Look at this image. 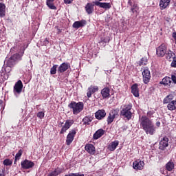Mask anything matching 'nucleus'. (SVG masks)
<instances>
[{"label": "nucleus", "mask_w": 176, "mask_h": 176, "mask_svg": "<svg viewBox=\"0 0 176 176\" xmlns=\"http://www.w3.org/2000/svg\"><path fill=\"white\" fill-rule=\"evenodd\" d=\"M21 168L24 170H28V168H32V167L34 166V164L30 160H25L24 161L21 162Z\"/></svg>", "instance_id": "nucleus-8"}, {"label": "nucleus", "mask_w": 176, "mask_h": 176, "mask_svg": "<svg viewBox=\"0 0 176 176\" xmlns=\"http://www.w3.org/2000/svg\"><path fill=\"white\" fill-rule=\"evenodd\" d=\"M131 93L135 97H140V92L138 90V85L134 84L131 87Z\"/></svg>", "instance_id": "nucleus-21"}, {"label": "nucleus", "mask_w": 176, "mask_h": 176, "mask_svg": "<svg viewBox=\"0 0 176 176\" xmlns=\"http://www.w3.org/2000/svg\"><path fill=\"white\" fill-rule=\"evenodd\" d=\"M143 81L144 83L146 85V83H149V80H151V72L148 69H145L142 72Z\"/></svg>", "instance_id": "nucleus-9"}, {"label": "nucleus", "mask_w": 176, "mask_h": 176, "mask_svg": "<svg viewBox=\"0 0 176 176\" xmlns=\"http://www.w3.org/2000/svg\"><path fill=\"white\" fill-rule=\"evenodd\" d=\"M167 53V47L164 44H162L157 48V56L158 57H164Z\"/></svg>", "instance_id": "nucleus-7"}, {"label": "nucleus", "mask_w": 176, "mask_h": 176, "mask_svg": "<svg viewBox=\"0 0 176 176\" xmlns=\"http://www.w3.org/2000/svg\"><path fill=\"white\" fill-rule=\"evenodd\" d=\"M21 155H23V150H19L18 153L15 155V160H19L20 157H21Z\"/></svg>", "instance_id": "nucleus-38"}, {"label": "nucleus", "mask_w": 176, "mask_h": 176, "mask_svg": "<svg viewBox=\"0 0 176 176\" xmlns=\"http://www.w3.org/2000/svg\"><path fill=\"white\" fill-rule=\"evenodd\" d=\"M61 173H63V169L57 168L53 172L50 173L47 176H57L59 175V174H61Z\"/></svg>", "instance_id": "nucleus-29"}, {"label": "nucleus", "mask_w": 176, "mask_h": 176, "mask_svg": "<svg viewBox=\"0 0 176 176\" xmlns=\"http://www.w3.org/2000/svg\"><path fill=\"white\" fill-rule=\"evenodd\" d=\"M68 107L70 109H72L74 115H78V113H80L83 111L84 104L82 102H76L72 101L68 104Z\"/></svg>", "instance_id": "nucleus-2"}, {"label": "nucleus", "mask_w": 176, "mask_h": 176, "mask_svg": "<svg viewBox=\"0 0 176 176\" xmlns=\"http://www.w3.org/2000/svg\"><path fill=\"white\" fill-rule=\"evenodd\" d=\"M129 3H131L130 0L129 1Z\"/></svg>", "instance_id": "nucleus-54"}, {"label": "nucleus", "mask_w": 176, "mask_h": 176, "mask_svg": "<svg viewBox=\"0 0 176 176\" xmlns=\"http://www.w3.org/2000/svg\"><path fill=\"white\" fill-rule=\"evenodd\" d=\"M23 82H21V80H19L14 86V90L13 93L16 97H19V95L21 94V91H23Z\"/></svg>", "instance_id": "nucleus-5"}, {"label": "nucleus", "mask_w": 176, "mask_h": 176, "mask_svg": "<svg viewBox=\"0 0 176 176\" xmlns=\"http://www.w3.org/2000/svg\"><path fill=\"white\" fill-rule=\"evenodd\" d=\"M46 2H54V0H47Z\"/></svg>", "instance_id": "nucleus-50"}, {"label": "nucleus", "mask_w": 176, "mask_h": 176, "mask_svg": "<svg viewBox=\"0 0 176 176\" xmlns=\"http://www.w3.org/2000/svg\"><path fill=\"white\" fill-rule=\"evenodd\" d=\"M161 83L164 86H169L170 87H173V81H171V78L168 76H166L165 78H164Z\"/></svg>", "instance_id": "nucleus-18"}, {"label": "nucleus", "mask_w": 176, "mask_h": 176, "mask_svg": "<svg viewBox=\"0 0 176 176\" xmlns=\"http://www.w3.org/2000/svg\"><path fill=\"white\" fill-rule=\"evenodd\" d=\"M85 10L88 14H91L94 12V5L91 3H88L85 6Z\"/></svg>", "instance_id": "nucleus-23"}, {"label": "nucleus", "mask_w": 176, "mask_h": 176, "mask_svg": "<svg viewBox=\"0 0 176 176\" xmlns=\"http://www.w3.org/2000/svg\"><path fill=\"white\" fill-rule=\"evenodd\" d=\"M94 3L96 6L102 8V9H104L105 10H108V9H111V3H101L100 1H94Z\"/></svg>", "instance_id": "nucleus-11"}, {"label": "nucleus", "mask_w": 176, "mask_h": 176, "mask_svg": "<svg viewBox=\"0 0 176 176\" xmlns=\"http://www.w3.org/2000/svg\"><path fill=\"white\" fill-rule=\"evenodd\" d=\"M173 38L175 39V44H176V32H173Z\"/></svg>", "instance_id": "nucleus-47"}, {"label": "nucleus", "mask_w": 176, "mask_h": 176, "mask_svg": "<svg viewBox=\"0 0 176 176\" xmlns=\"http://www.w3.org/2000/svg\"><path fill=\"white\" fill-rule=\"evenodd\" d=\"M90 122H91V117H85L82 119V123L85 124V126H89Z\"/></svg>", "instance_id": "nucleus-33"}, {"label": "nucleus", "mask_w": 176, "mask_h": 176, "mask_svg": "<svg viewBox=\"0 0 176 176\" xmlns=\"http://www.w3.org/2000/svg\"><path fill=\"white\" fill-rule=\"evenodd\" d=\"M3 164H4V166H12V164H13V161L9 159H6L3 161Z\"/></svg>", "instance_id": "nucleus-36"}, {"label": "nucleus", "mask_w": 176, "mask_h": 176, "mask_svg": "<svg viewBox=\"0 0 176 176\" xmlns=\"http://www.w3.org/2000/svg\"><path fill=\"white\" fill-rule=\"evenodd\" d=\"M86 24V20H81L80 21H76L73 24V28H81V27H85Z\"/></svg>", "instance_id": "nucleus-22"}, {"label": "nucleus", "mask_w": 176, "mask_h": 176, "mask_svg": "<svg viewBox=\"0 0 176 176\" xmlns=\"http://www.w3.org/2000/svg\"><path fill=\"white\" fill-rule=\"evenodd\" d=\"M98 90V87L91 85V87L88 88L87 92V97H88V98H90V97H91V95L94 94V93H96Z\"/></svg>", "instance_id": "nucleus-16"}, {"label": "nucleus", "mask_w": 176, "mask_h": 176, "mask_svg": "<svg viewBox=\"0 0 176 176\" xmlns=\"http://www.w3.org/2000/svg\"><path fill=\"white\" fill-rule=\"evenodd\" d=\"M109 93H110L109 88H108V87L104 88L101 91L102 97H103V98H108V97H109V96H111V94Z\"/></svg>", "instance_id": "nucleus-25"}, {"label": "nucleus", "mask_w": 176, "mask_h": 176, "mask_svg": "<svg viewBox=\"0 0 176 176\" xmlns=\"http://www.w3.org/2000/svg\"><path fill=\"white\" fill-rule=\"evenodd\" d=\"M175 164L174 162L169 161L166 164V168L168 171H173L174 170Z\"/></svg>", "instance_id": "nucleus-31"}, {"label": "nucleus", "mask_w": 176, "mask_h": 176, "mask_svg": "<svg viewBox=\"0 0 176 176\" xmlns=\"http://www.w3.org/2000/svg\"><path fill=\"white\" fill-rule=\"evenodd\" d=\"M72 124H74V121L69 120H67L64 124V126L62 127V129L60 131V134H64L65 133V131H67V130H68V129H69V127H71V126H72Z\"/></svg>", "instance_id": "nucleus-14"}, {"label": "nucleus", "mask_w": 176, "mask_h": 176, "mask_svg": "<svg viewBox=\"0 0 176 176\" xmlns=\"http://www.w3.org/2000/svg\"><path fill=\"white\" fill-rule=\"evenodd\" d=\"M44 46H47V45H49V40L47 38H45L43 41Z\"/></svg>", "instance_id": "nucleus-45"}, {"label": "nucleus", "mask_w": 176, "mask_h": 176, "mask_svg": "<svg viewBox=\"0 0 176 176\" xmlns=\"http://www.w3.org/2000/svg\"><path fill=\"white\" fill-rule=\"evenodd\" d=\"M105 134V131L104 129H100L96 131V133L93 135V138L94 140H98V138H101L102 136Z\"/></svg>", "instance_id": "nucleus-20"}, {"label": "nucleus", "mask_w": 176, "mask_h": 176, "mask_svg": "<svg viewBox=\"0 0 176 176\" xmlns=\"http://www.w3.org/2000/svg\"><path fill=\"white\" fill-rule=\"evenodd\" d=\"M146 61H148V58L146 57H144L140 61L139 65H146Z\"/></svg>", "instance_id": "nucleus-37"}, {"label": "nucleus", "mask_w": 176, "mask_h": 176, "mask_svg": "<svg viewBox=\"0 0 176 176\" xmlns=\"http://www.w3.org/2000/svg\"><path fill=\"white\" fill-rule=\"evenodd\" d=\"M98 1H102V0H98Z\"/></svg>", "instance_id": "nucleus-55"}, {"label": "nucleus", "mask_w": 176, "mask_h": 176, "mask_svg": "<svg viewBox=\"0 0 176 176\" xmlns=\"http://www.w3.org/2000/svg\"><path fill=\"white\" fill-rule=\"evenodd\" d=\"M173 95L167 96L163 100V104H170L173 101Z\"/></svg>", "instance_id": "nucleus-32"}, {"label": "nucleus", "mask_w": 176, "mask_h": 176, "mask_svg": "<svg viewBox=\"0 0 176 176\" xmlns=\"http://www.w3.org/2000/svg\"><path fill=\"white\" fill-rule=\"evenodd\" d=\"M3 101L0 100V105H1V106H2V105H3Z\"/></svg>", "instance_id": "nucleus-51"}, {"label": "nucleus", "mask_w": 176, "mask_h": 176, "mask_svg": "<svg viewBox=\"0 0 176 176\" xmlns=\"http://www.w3.org/2000/svg\"><path fill=\"white\" fill-rule=\"evenodd\" d=\"M19 60H21V56H20V54H15L12 55L10 58H9L7 60V67H9L10 68L14 67V65L17 64V61H19Z\"/></svg>", "instance_id": "nucleus-4"}, {"label": "nucleus", "mask_w": 176, "mask_h": 176, "mask_svg": "<svg viewBox=\"0 0 176 176\" xmlns=\"http://www.w3.org/2000/svg\"><path fill=\"white\" fill-rule=\"evenodd\" d=\"M6 9V6L3 3H0V17H5Z\"/></svg>", "instance_id": "nucleus-30"}, {"label": "nucleus", "mask_w": 176, "mask_h": 176, "mask_svg": "<svg viewBox=\"0 0 176 176\" xmlns=\"http://www.w3.org/2000/svg\"><path fill=\"white\" fill-rule=\"evenodd\" d=\"M68 68H71V65L68 63H63L58 67V73L63 74V72H65Z\"/></svg>", "instance_id": "nucleus-13"}, {"label": "nucleus", "mask_w": 176, "mask_h": 176, "mask_svg": "<svg viewBox=\"0 0 176 176\" xmlns=\"http://www.w3.org/2000/svg\"><path fill=\"white\" fill-rule=\"evenodd\" d=\"M37 118H39V119H43V118H45V113L43 111H39L37 113Z\"/></svg>", "instance_id": "nucleus-39"}, {"label": "nucleus", "mask_w": 176, "mask_h": 176, "mask_svg": "<svg viewBox=\"0 0 176 176\" xmlns=\"http://www.w3.org/2000/svg\"><path fill=\"white\" fill-rule=\"evenodd\" d=\"M170 66L173 67V68H176V57L175 58H173V60H172V63L170 64Z\"/></svg>", "instance_id": "nucleus-43"}, {"label": "nucleus", "mask_w": 176, "mask_h": 176, "mask_svg": "<svg viewBox=\"0 0 176 176\" xmlns=\"http://www.w3.org/2000/svg\"><path fill=\"white\" fill-rule=\"evenodd\" d=\"M95 116L98 120H101V119H104L107 116V112L104 109L98 110L95 113Z\"/></svg>", "instance_id": "nucleus-17"}, {"label": "nucleus", "mask_w": 176, "mask_h": 176, "mask_svg": "<svg viewBox=\"0 0 176 176\" xmlns=\"http://www.w3.org/2000/svg\"><path fill=\"white\" fill-rule=\"evenodd\" d=\"M76 134V131L74 129L69 131V134L67 136V140H66L67 145H71V144L72 143V141H74V138Z\"/></svg>", "instance_id": "nucleus-10"}, {"label": "nucleus", "mask_w": 176, "mask_h": 176, "mask_svg": "<svg viewBox=\"0 0 176 176\" xmlns=\"http://www.w3.org/2000/svg\"><path fill=\"white\" fill-rule=\"evenodd\" d=\"M170 79L173 85H176V75L172 74Z\"/></svg>", "instance_id": "nucleus-42"}, {"label": "nucleus", "mask_w": 176, "mask_h": 176, "mask_svg": "<svg viewBox=\"0 0 176 176\" xmlns=\"http://www.w3.org/2000/svg\"><path fill=\"white\" fill-rule=\"evenodd\" d=\"M74 0H64L65 3H72Z\"/></svg>", "instance_id": "nucleus-46"}, {"label": "nucleus", "mask_w": 176, "mask_h": 176, "mask_svg": "<svg viewBox=\"0 0 176 176\" xmlns=\"http://www.w3.org/2000/svg\"><path fill=\"white\" fill-rule=\"evenodd\" d=\"M85 151H87V152L91 155H94V153L96 152V148L93 144H87L85 146Z\"/></svg>", "instance_id": "nucleus-24"}, {"label": "nucleus", "mask_w": 176, "mask_h": 176, "mask_svg": "<svg viewBox=\"0 0 176 176\" xmlns=\"http://www.w3.org/2000/svg\"><path fill=\"white\" fill-rule=\"evenodd\" d=\"M167 108L168 111H175L176 109V100H172L170 103L168 104Z\"/></svg>", "instance_id": "nucleus-26"}, {"label": "nucleus", "mask_w": 176, "mask_h": 176, "mask_svg": "<svg viewBox=\"0 0 176 176\" xmlns=\"http://www.w3.org/2000/svg\"><path fill=\"white\" fill-rule=\"evenodd\" d=\"M57 67H58V65H54L50 69V74L51 75H56V72H57Z\"/></svg>", "instance_id": "nucleus-35"}, {"label": "nucleus", "mask_w": 176, "mask_h": 176, "mask_svg": "<svg viewBox=\"0 0 176 176\" xmlns=\"http://www.w3.org/2000/svg\"><path fill=\"white\" fill-rule=\"evenodd\" d=\"M118 116H119V109H116L115 110H111L107 120L108 124H111V123L113 122L115 118H118Z\"/></svg>", "instance_id": "nucleus-6"}, {"label": "nucleus", "mask_w": 176, "mask_h": 176, "mask_svg": "<svg viewBox=\"0 0 176 176\" xmlns=\"http://www.w3.org/2000/svg\"><path fill=\"white\" fill-rule=\"evenodd\" d=\"M156 126H157V127H160V122H156Z\"/></svg>", "instance_id": "nucleus-48"}, {"label": "nucleus", "mask_w": 176, "mask_h": 176, "mask_svg": "<svg viewBox=\"0 0 176 176\" xmlns=\"http://www.w3.org/2000/svg\"><path fill=\"white\" fill-rule=\"evenodd\" d=\"M65 176H85V174L77 173H69V175H65Z\"/></svg>", "instance_id": "nucleus-40"}, {"label": "nucleus", "mask_w": 176, "mask_h": 176, "mask_svg": "<svg viewBox=\"0 0 176 176\" xmlns=\"http://www.w3.org/2000/svg\"><path fill=\"white\" fill-rule=\"evenodd\" d=\"M0 176H3V174H2V173H0Z\"/></svg>", "instance_id": "nucleus-52"}, {"label": "nucleus", "mask_w": 176, "mask_h": 176, "mask_svg": "<svg viewBox=\"0 0 176 176\" xmlns=\"http://www.w3.org/2000/svg\"><path fill=\"white\" fill-rule=\"evenodd\" d=\"M167 146H168V138L164 137L163 139L160 142L159 148L161 151H164Z\"/></svg>", "instance_id": "nucleus-12"}, {"label": "nucleus", "mask_w": 176, "mask_h": 176, "mask_svg": "<svg viewBox=\"0 0 176 176\" xmlns=\"http://www.w3.org/2000/svg\"><path fill=\"white\" fill-rule=\"evenodd\" d=\"M175 57V54L173 52V51L169 50L168 52H166V58L169 61H173V59H174Z\"/></svg>", "instance_id": "nucleus-28"}, {"label": "nucleus", "mask_w": 176, "mask_h": 176, "mask_svg": "<svg viewBox=\"0 0 176 176\" xmlns=\"http://www.w3.org/2000/svg\"><path fill=\"white\" fill-rule=\"evenodd\" d=\"M16 161H17V160H14V164H16Z\"/></svg>", "instance_id": "nucleus-53"}, {"label": "nucleus", "mask_w": 176, "mask_h": 176, "mask_svg": "<svg viewBox=\"0 0 176 176\" xmlns=\"http://www.w3.org/2000/svg\"><path fill=\"white\" fill-rule=\"evenodd\" d=\"M140 126L149 135H153L156 133V126L153 122L146 116H142L140 119Z\"/></svg>", "instance_id": "nucleus-1"}, {"label": "nucleus", "mask_w": 176, "mask_h": 176, "mask_svg": "<svg viewBox=\"0 0 176 176\" xmlns=\"http://www.w3.org/2000/svg\"><path fill=\"white\" fill-rule=\"evenodd\" d=\"M137 10H138V7L137 6V5H133L131 8V12H132V13H135Z\"/></svg>", "instance_id": "nucleus-41"}, {"label": "nucleus", "mask_w": 176, "mask_h": 176, "mask_svg": "<svg viewBox=\"0 0 176 176\" xmlns=\"http://www.w3.org/2000/svg\"><path fill=\"white\" fill-rule=\"evenodd\" d=\"M170 2H171V0H160V8L161 10H163L168 8V6L170 5Z\"/></svg>", "instance_id": "nucleus-19"}, {"label": "nucleus", "mask_w": 176, "mask_h": 176, "mask_svg": "<svg viewBox=\"0 0 176 176\" xmlns=\"http://www.w3.org/2000/svg\"><path fill=\"white\" fill-rule=\"evenodd\" d=\"M46 3L48 8H50V9H52V10H56V9H57V8L55 6L53 2L46 1Z\"/></svg>", "instance_id": "nucleus-34"}, {"label": "nucleus", "mask_w": 176, "mask_h": 176, "mask_svg": "<svg viewBox=\"0 0 176 176\" xmlns=\"http://www.w3.org/2000/svg\"><path fill=\"white\" fill-rule=\"evenodd\" d=\"M100 42H104V43H109V38H102Z\"/></svg>", "instance_id": "nucleus-44"}, {"label": "nucleus", "mask_w": 176, "mask_h": 176, "mask_svg": "<svg viewBox=\"0 0 176 176\" xmlns=\"http://www.w3.org/2000/svg\"><path fill=\"white\" fill-rule=\"evenodd\" d=\"M118 145H119V141L118 140L111 142L108 146L109 151H115Z\"/></svg>", "instance_id": "nucleus-27"}, {"label": "nucleus", "mask_w": 176, "mask_h": 176, "mask_svg": "<svg viewBox=\"0 0 176 176\" xmlns=\"http://www.w3.org/2000/svg\"><path fill=\"white\" fill-rule=\"evenodd\" d=\"M131 108H133V104H131L125 105L124 108L120 111V116L127 119V120H130L133 115V113H131Z\"/></svg>", "instance_id": "nucleus-3"}, {"label": "nucleus", "mask_w": 176, "mask_h": 176, "mask_svg": "<svg viewBox=\"0 0 176 176\" xmlns=\"http://www.w3.org/2000/svg\"><path fill=\"white\" fill-rule=\"evenodd\" d=\"M144 164L143 161L138 160L133 162V167L135 170H142Z\"/></svg>", "instance_id": "nucleus-15"}, {"label": "nucleus", "mask_w": 176, "mask_h": 176, "mask_svg": "<svg viewBox=\"0 0 176 176\" xmlns=\"http://www.w3.org/2000/svg\"><path fill=\"white\" fill-rule=\"evenodd\" d=\"M58 34H61V30L57 28Z\"/></svg>", "instance_id": "nucleus-49"}]
</instances>
